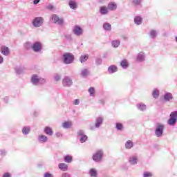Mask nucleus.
I'll list each match as a JSON object with an SVG mask.
<instances>
[{
  "label": "nucleus",
  "mask_w": 177,
  "mask_h": 177,
  "mask_svg": "<svg viewBox=\"0 0 177 177\" xmlns=\"http://www.w3.org/2000/svg\"><path fill=\"white\" fill-rule=\"evenodd\" d=\"M63 86L70 87L73 85V80L68 76H65L62 80Z\"/></svg>",
  "instance_id": "nucleus-12"
},
{
  "label": "nucleus",
  "mask_w": 177,
  "mask_h": 177,
  "mask_svg": "<svg viewBox=\"0 0 177 177\" xmlns=\"http://www.w3.org/2000/svg\"><path fill=\"white\" fill-rule=\"evenodd\" d=\"M72 125H73V122H65L62 124V127L65 129H68L69 128H71Z\"/></svg>",
  "instance_id": "nucleus-33"
},
{
  "label": "nucleus",
  "mask_w": 177,
  "mask_h": 177,
  "mask_svg": "<svg viewBox=\"0 0 177 177\" xmlns=\"http://www.w3.org/2000/svg\"><path fill=\"white\" fill-rule=\"evenodd\" d=\"M152 96L154 99H157L160 96V91L157 88L153 89L152 92Z\"/></svg>",
  "instance_id": "nucleus-32"
},
{
  "label": "nucleus",
  "mask_w": 177,
  "mask_h": 177,
  "mask_svg": "<svg viewBox=\"0 0 177 177\" xmlns=\"http://www.w3.org/2000/svg\"><path fill=\"white\" fill-rule=\"evenodd\" d=\"M99 12L102 16H106V15H109V8L104 6L100 7Z\"/></svg>",
  "instance_id": "nucleus-16"
},
{
  "label": "nucleus",
  "mask_w": 177,
  "mask_h": 177,
  "mask_svg": "<svg viewBox=\"0 0 177 177\" xmlns=\"http://www.w3.org/2000/svg\"><path fill=\"white\" fill-rule=\"evenodd\" d=\"M64 38H66L67 41H73V36L70 34L65 35Z\"/></svg>",
  "instance_id": "nucleus-43"
},
{
  "label": "nucleus",
  "mask_w": 177,
  "mask_h": 177,
  "mask_svg": "<svg viewBox=\"0 0 177 177\" xmlns=\"http://www.w3.org/2000/svg\"><path fill=\"white\" fill-rule=\"evenodd\" d=\"M62 177H71V175L68 173H64L62 174Z\"/></svg>",
  "instance_id": "nucleus-50"
},
{
  "label": "nucleus",
  "mask_w": 177,
  "mask_h": 177,
  "mask_svg": "<svg viewBox=\"0 0 177 177\" xmlns=\"http://www.w3.org/2000/svg\"><path fill=\"white\" fill-rule=\"evenodd\" d=\"M50 19L54 24H57L58 26H63L64 24V19L63 17L59 18V15L56 14L52 15Z\"/></svg>",
  "instance_id": "nucleus-4"
},
{
  "label": "nucleus",
  "mask_w": 177,
  "mask_h": 177,
  "mask_svg": "<svg viewBox=\"0 0 177 177\" xmlns=\"http://www.w3.org/2000/svg\"><path fill=\"white\" fill-rule=\"evenodd\" d=\"M24 46L26 49H30V48H32V44H31L30 41H26L24 44Z\"/></svg>",
  "instance_id": "nucleus-40"
},
{
  "label": "nucleus",
  "mask_w": 177,
  "mask_h": 177,
  "mask_svg": "<svg viewBox=\"0 0 177 177\" xmlns=\"http://www.w3.org/2000/svg\"><path fill=\"white\" fill-rule=\"evenodd\" d=\"M44 19L42 18V17H36L33 19L32 21V24L33 27H35L36 28H38L39 27H41L44 24Z\"/></svg>",
  "instance_id": "nucleus-6"
},
{
  "label": "nucleus",
  "mask_w": 177,
  "mask_h": 177,
  "mask_svg": "<svg viewBox=\"0 0 177 177\" xmlns=\"http://www.w3.org/2000/svg\"><path fill=\"white\" fill-rule=\"evenodd\" d=\"M46 9H47L48 10H53V9H55V6L52 4H49L46 6Z\"/></svg>",
  "instance_id": "nucleus-46"
},
{
  "label": "nucleus",
  "mask_w": 177,
  "mask_h": 177,
  "mask_svg": "<svg viewBox=\"0 0 177 177\" xmlns=\"http://www.w3.org/2000/svg\"><path fill=\"white\" fill-rule=\"evenodd\" d=\"M136 107L138 110H139L140 111H146V109H147V106H146V104H145L142 102H140L137 104Z\"/></svg>",
  "instance_id": "nucleus-22"
},
{
  "label": "nucleus",
  "mask_w": 177,
  "mask_h": 177,
  "mask_svg": "<svg viewBox=\"0 0 177 177\" xmlns=\"http://www.w3.org/2000/svg\"><path fill=\"white\" fill-rule=\"evenodd\" d=\"M151 176H153V174L149 171H145L143 173V177H151Z\"/></svg>",
  "instance_id": "nucleus-45"
},
{
  "label": "nucleus",
  "mask_w": 177,
  "mask_h": 177,
  "mask_svg": "<svg viewBox=\"0 0 177 177\" xmlns=\"http://www.w3.org/2000/svg\"><path fill=\"white\" fill-rule=\"evenodd\" d=\"M22 134L27 136L31 132V128L29 126H24L21 129Z\"/></svg>",
  "instance_id": "nucleus-20"
},
{
  "label": "nucleus",
  "mask_w": 177,
  "mask_h": 177,
  "mask_svg": "<svg viewBox=\"0 0 177 177\" xmlns=\"http://www.w3.org/2000/svg\"><path fill=\"white\" fill-rule=\"evenodd\" d=\"M30 82L35 86H38L39 85H44L46 82V79L42 78L37 74H34L31 77Z\"/></svg>",
  "instance_id": "nucleus-1"
},
{
  "label": "nucleus",
  "mask_w": 177,
  "mask_h": 177,
  "mask_svg": "<svg viewBox=\"0 0 177 177\" xmlns=\"http://www.w3.org/2000/svg\"><path fill=\"white\" fill-rule=\"evenodd\" d=\"M88 92L91 97H95V96L96 95V91L95 90L94 87H90Z\"/></svg>",
  "instance_id": "nucleus-30"
},
{
  "label": "nucleus",
  "mask_w": 177,
  "mask_h": 177,
  "mask_svg": "<svg viewBox=\"0 0 177 177\" xmlns=\"http://www.w3.org/2000/svg\"><path fill=\"white\" fill-rule=\"evenodd\" d=\"M77 137L80 139V143H85L88 140V136L85 134V131L80 130L77 131Z\"/></svg>",
  "instance_id": "nucleus-10"
},
{
  "label": "nucleus",
  "mask_w": 177,
  "mask_h": 177,
  "mask_svg": "<svg viewBox=\"0 0 177 177\" xmlns=\"http://www.w3.org/2000/svg\"><path fill=\"white\" fill-rule=\"evenodd\" d=\"M54 80L55 81H60V80H62V75L56 73L55 75H54Z\"/></svg>",
  "instance_id": "nucleus-42"
},
{
  "label": "nucleus",
  "mask_w": 177,
  "mask_h": 177,
  "mask_svg": "<svg viewBox=\"0 0 177 177\" xmlns=\"http://www.w3.org/2000/svg\"><path fill=\"white\" fill-rule=\"evenodd\" d=\"M103 150L99 149L97 150L93 155V160L95 161V162H100L103 159Z\"/></svg>",
  "instance_id": "nucleus-5"
},
{
  "label": "nucleus",
  "mask_w": 177,
  "mask_h": 177,
  "mask_svg": "<svg viewBox=\"0 0 177 177\" xmlns=\"http://www.w3.org/2000/svg\"><path fill=\"white\" fill-rule=\"evenodd\" d=\"M58 168H59L61 171H66L67 169H68V165H67L66 163H59L58 165Z\"/></svg>",
  "instance_id": "nucleus-25"
},
{
  "label": "nucleus",
  "mask_w": 177,
  "mask_h": 177,
  "mask_svg": "<svg viewBox=\"0 0 177 177\" xmlns=\"http://www.w3.org/2000/svg\"><path fill=\"white\" fill-rule=\"evenodd\" d=\"M73 32L77 37H81V35L84 34V30L82 28H81V26L75 25L73 29Z\"/></svg>",
  "instance_id": "nucleus-11"
},
{
  "label": "nucleus",
  "mask_w": 177,
  "mask_h": 177,
  "mask_svg": "<svg viewBox=\"0 0 177 177\" xmlns=\"http://www.w3.org/2000/svg\"><path fill=\"white\" fill-rule=\"evenodd\" d=\"M55 135H56L57 138H61V136H62V133L58 132V133H56Z\"/></svg>",
  "instance_id": "nucleus-56"
},
{
  "label": "nucleus",
  "mask_w": 177,
  "mask_h": 177,
  "mask_svg": "<svg viewBox=\"0 0 177 177\" xmlns=\"http://www.w3.org/2000/svg\"><path fill=\"white\" fill-rule=\"evenodd\" d=\"M48 140H49V138H48V136L44 134H40L37 136V141L39 142V143H47Z\"/></svg>",
  "instance_id": "nucleus-14"
},
{
  "label": "nucleus",
  "mask_w": 177,
  "mask_h": 177,
  "mask_svg": "<svg viewBox=\"0 0 177 177\" xmlns=\"http://www.w3.org/2000/svg\"><path fill=\"white\" fill-rule=\"evenodd\" d=\"M44 132L48 136H52L53 135V130H52V128L48 126L44 128Z\"/></svg>",
  "instance_id": "nucleus-23"
},
{
  "label": "nucleus",
  "mask_w": 177,
  "mask_h": 177,
  "mask_svg": "<svg viewBox=\"0 0 177 177\" xmlns=\"http://www.w3.org/2000/svg\"><path fill=\"white\" fill-rule=\"evenodd\" d=\"M15 72L17 73V74H19V75L23 74V68L20 67H16Z\"/></svg>",
  "instance_id": "nucleus-41"
},
{
  "label": "nucleus",
  "mask_w": 177,
  "mask_h": 177,
  "mask_svg": "<svg viewBox=\"0 0 177 177\" xmlns=\"http://www.w3.org/2000/svg\"><path fill=\"white\" fill-rule=\"evenodd\" d=\"M88 58L89 55H81V57H80V61L81 62V63H85V62H86Z\"/></svg>",
  "instance_id": "nucleus-38"
},
{
  "label": "nucleus",
  "mask_w": 177,
  "mask_h": 177,
  "mask_svg": "<svg viewBox=\"0 0 177 177\" xmlns=\"http://www.w3.org/2000/svg\"><path fill=\"white\" fill-rule=\"evenodd\" d=\"M175 41L177 43V36L175 37Z\"/></svg>",
  "instance_id": "nucleus-58"
},
{
  "label": "nucleus",
  "mask_w": 177,
  "mask_h": 177,
  "mask_svg": "<svg viewBox=\"0 0 177 177\" xmlns=\"http://www.w3.org/2000/svg\"><path fill=\"white\" fill-rule=\"evenodd\" d=\"M138 156H131L129 158V162L131 165H136L138 164Z\"/></svg>",
  "instance_id": "nucleus-18"
},
{
  "label": "nucleus",
  "mask_w": 177,
  "mask_h": 177,
  "mask_svg": "<svg viewBox=\"0 0 177 177\" xmlns=\"http://www.w3.org/2000/svg\"><path fill=\"white\" fill-rule=\"evenodd\" d=\"M64 160L65 162H68V164H70V162L73 161V156L70 155H66L64 156Z\"/></svg>",
  "instance_id": "nucleus-36"
},
{
  "label": "nucleus",
  "mask_w": 177,
  "mask_h": 177,
  "mask_svg": "<svg viewBox=\"0 0 177 177\" xmlns=\"http://www.w3.org/2000/svg\"><path fill=\"white\" fill-rule=\"evenodd\" d=\"M3 102H5L6 103H9V97H5L3 98Z\"/></svg>",
  "instance_id": "nucleus-52"
},
{
  "label": "nucleus",
  "mask_w": 177,
  "mask_h": 177,
  "mask_svg": "<svg viewBox=\"0 0 177 177\" xmlns=\"http://www.w3.org/2000/svg\"><path fill=\"white\" fill-rule=\"evenodd\" d=\"M73 104H75V106H78V104H80V100L79 99H75L73 101Z\"/></svg>",
  "instance_id": "nucleus-49"
},
{
  "label": "nucleus",
  "mask_w": 177,
  "mask_h": 177,
  "mask_svg": "<svg viewBox=\"0 0 177 177\" xmlns=\"http://www.w3.org/2000/svg\"><path fill=\"white\" fill-rule=\"evenodd\" d=\"M103 29L104 31H111V24L109 22L104 23Z\"/></svg>",
  "instance_id": "nucleus-27"
},
{
  "label": "nucleus",
  "mask_w": 177,
  "mask_h": 177,
  "mask_svg": "<svg viewBox=\"0 0 177 177\" xmlns=\"http://www.w3.org/2000/svg\"><path fill=\"white\" fill-rule=\"evenodd\" d=\"M90 176L97 177V171L95 169H91L89 171Z\"/></svg>",
  "instance_id": "nucleus-37"
},
{
  "label": "nucleus",
  "mask_w": 177,
  "mask_h": 177,
  "mask_svg": "<svg viewBox=\"0 0 177 177\" xmlns=\"http://www.w3.org/2000/svg\"><path fill=\"white\" fill-rule=\"evenodd\" d=\"M3 63V57L0 55V64H2Z\"/></svg>",
  "instance_id": "nucleus-55"
},
{
  "label": "nucleus",
  "mask_w": 177,
  "mask_h": 177,
  "mask_svg": "<svg viewBox=\"0 0 177 177\" xmlns=\"http://www.w3.org/2000/svg\"><path fill=\"white\" fill-rule=\"evenodd\" d=\"M0 52L1 54H3V56H9L10 54V50L6 46L1 47Z\"/></svg>",
  "instance_id": "nucleus-15"
},
{
  "label": "nucleus",
  "mask_w": 177,
  "mask_h": 177,
  "mask_svg": "<svg viewBox=\"0 0 177 177\" xmlns=\"http://www.w3.org/2000/svg\"><path fill=\"white\" fill-rule=\"evenodd\" d=\"M75 57L71 53H65L62 56L63 63L64 64H72L74 63Z\"/></svg>",
  "instance_id": "nucleus-2"
},
{
  "label": "nucleus",
  "mask_w": 177,
  "mask_h": 177,
  "mask_svg": "<svg viewBox=\"0 0 177 177\" xmlns=\"http://www.w3.org/2000/svg\"><path fill=\"white\" fill-rule=\"evenodd\" d=\"M7 153L6 149H0V156H1V157H5Z\"/></svg>",
  "instance_id": "nucleus-44"
},
{
  "label": "nucleus",
  "mask_w": 177,
  "mask_h": 177,
  "mask_svg": "<svg viewBox=\"0 0 177 177\" xmlns=\"http://www.w3.org/2000/svg\"><path fill=\"white\" fill-rule=\"evenodd\" d=\"M143 21V19H142V17L137 16L134 18V23L135 24H136L137 26H140V24H142V21Z\"/></svg>",
  "instance_id": "nucleus-31"
},
{
  "label": "nucleus",
  "mask_w": 177,
  "mask_h": 177,
  "mask_svg": "<svg viewBox=\"0 0 177 177\" xmlns=\"http://www.w3.org/2000/svg\"><path fill=\"white\" fill-rule=\"evenodd\" d=\"M3 177H12V176L10 174V173H5L3 175Z\"/></svg>",
  "instance_id": "nucleus-53"
},
{
  "label": "nucleus",
  "mask_w": 177,
  "mask_h": 177,
  "mask_svg": "<svg viewBox=\"0 0 177 177\" xmlns=\"http://www.w3.org/2000/svg\"><path fill=\"white\" fill-rule=\"evenodd\" d=\"M111 45L113 48H118L121 45V41L120 40H113L111 42Z\"/></svg>",
  "instance_id": "nucleus-34"
},
{
  "label": "nucleus",
  "mask_w": 177,
  "mask_h": 177,
  "mask_svg": "<svg viewBox=\"0 0 177 177\" xmlns=\"http://www.w3.org/2000/svg\"><path fill=\"white\" fill-rule=\"evenodd\" d=\"M39 2H41V0H34L33 5H38Z\"/></svg>",
  "instance_id": "nucleus-54"
},
{
  "label": "nucleus",
  "mask_w": 177,
  "mask_h": 177,
  "mask_svg": "<svg viewBox=\"0 0 177 177\" xmlns=\"http://www.w3.org/2000/svg\"><path fill=\"white\" fill-rule=\"evenodd\" d=\"M80 75L83 78H86V77H88V75H89V70H88L86 68L82 70Z\"/></svg>",
  "instance_id": "nucleus-28"
},
{
  "label": "nucleus",
  "mask_w": 177,
  "mask_h": 177,
  "mask_svg": "<svg viewBox=\"0 0 177 177\" xmlns=\"http://www.w3.org/2000/svg\"><path fill=\"white\" fill-rule=\"evenodd\" d=\"M129 64H128V61L127 59H123L120 62V66L124 69L128 68Z\"/></svg>",
  "instance_id": "nucleus-29"
},
{
  "label": "nucleus",
  "mask_w": 177,
  "mask_h": 177,
  "mask_svg": "<svg viewBox=\"0 0 177 177\" xmlns=\"http://www.w3.org/2000/svg\"><path fill=\"white\" fill-rule=\"evenodd\" d=\"M115 128L118 131H124V125L122 124V123H116Z\"/></svg>",
  "instance_id": "nucleus-39"
},
{
  "label": "nucleus",
  "mask_w": 177,
  "mask_h": 177,
  "mask_svg": "<svg viewBox=\"0 0 177 177\" xmlns=\"http://www.w3.org/2000/svg\"><path fill=\"white\" fill-rule=\"evenodd\" d=\"M104 118L103 117H97L95 118V122L94 126H91L89 129L91 131H95V129H99L103 124Z\"/></svg>",
  "instance_id": "nucleus-8"
},
{
  "label": "nucleus",
  "mask_w": 177,
  "mask_h": 177,
  "mask_svg": "<svg viewBox=\"0 0 177 177\" xmlns=\"http://www.w3.org/2000/svg\"><path fill=\"white\" fill-rule=\"evenodd\" d=\"M68 5L71 9H73V10H75L78 8V4L77 3V1H75V0H70L68 2Z\"/></svg>",
  "instance_id": "nucleus-19"
},
{
  "label": "nucleus",
  "mask_w": 177,
  "mask_h": 177,
  "mask_svg": "<svg viewBox=\"0 0 177 177\" xmlns=\"http://www.w3.org/2000/svg\"><path fill=\"white\" fill-rule=\"evenodd\" d=\"M98 3H104V0H97Z\"/></svg>",
  "instance_id": "nucleus-57"
},
{
  "label": "nucleus",
  "mask_w": 177,
  "mask_h": 177,
  "mask_svg": "<svg viewBox=\"0 0 177 177\" xmlns=\"http://www.w3.org/2000/svg\"><path fill=\"white\" fill-rule=\"evenodd\" d=\"M165 129V125L162 123H157L155 129V136L156 138H162L164 135V129Z\"/></svg>",
  "instance_id": "nucleus-3"
},
{
  "label": "nucleus",
  "mask_w": 177,
  "mask_h": 177,
  "mask_svg": "<svg viewBox=\"0 0 177 177\" xmlns=\"http://www.w3.org/2000/svg\"><path fill=\"white\" fill-rule=\"evenodd\" d=\"M44 177H53V175H52L50 173L46 172L44 174Z\"/></svg>",
  "instance_id": "nucleus-51"
},
{
  "label": "nucleus",
  "mask_w": 177,
  "mask_h": 177,
  "mask_svg": "<svg viewBox=\"0 0 177 177\" xmlns=\"http://www.w3.org/2000/svg\"><path fill=\"white\" fill-rule=\"evenodd\" d=\"M102 59L100 58H97L95 59V64H97V66H100V64H102Z\"/></svg>",
  "instance_id": "nucleus-48"
},
{
  "label": "nucleus",
  "mask_w": 177,
  "mask_h": 177,
  "mask_svg": "<svg viewBox=\"0 0 177 177\" xmlns=\"http://www.w3.org/2000/svg\"><path fill=\"white\" fill-rule=\"evenodd\" d=\"M118 71V68L115 65H111L108 68V72L109 74H114V73H117Z\"/></svg>",
  "instance_id": "nucleus-21"
},
{
  "label": "nucleus",
  "mask_w": 177,
  "mask_h": 177,
  "mask_svg": "<svg viewBox=\"0 0 177 177\" xmlns=\"http://www.w3.org/2000/svg\"><path fill=\"white\" fill-rule=\"evenodd\" d=\"M177 121V111H173L170 113V118L167 120L168 125L174 127Z\"/></svg>",
  "instance_id": "nucleus-7"
},
{
  "label": "nucleus",
  "mask_w": 177,
  "mask_h": 177,
  "mask_svg": "<svg viewBox=\"0 0 177 177\" xmlns=\"http://www.w3.org/2000/svg\"><path fill=\"white\" fill-rule=\"evenodd\" d=\"M163 99H164V102H171V100L174 99V96L171 93H166L163 95Z\"/></svg>",
  "instance_id": "nucleus-17"
},
{
  "label": "nucleus",
  "mask_w": 177,
  "mask_h": 177,
  "mask_svg": "<svg viewBox=\"0 0 177 177\" xmlns=\"http://www.w3.org/2000/svg\"><path fill=\"white\" fill-rule=\"evenodd\" d=\"M133 147V142H132L131 140H129L125 143V149H127V150H130V149H132Z\"/></svg>",
  "instance_id": "nucleus-26"
},
{
  "label": "nucleus",
  "mask_w": 177,
  "mask_h": 177,
  "mask_svg": "<svg viewBox=\"0 0 177 177\" xmlns=\"http://www.w3.org/2000/svg\"><path fill=\"white\" fill-rule=\"evenodd\" d=\"M108 10H116L117 4L115 3L111 2L108 4Z\"/></svg>",
  "instance_id": "nucleus-24"
},
{
  "label": "nucleus",
  "mask_w": 177,
  "mask_h": 177,
  "mask_svg": "<svg viewBox=\"0 0 177 177\" xmlns=\"http://www.w3.org/2000/svg\"><path fill=\"white\" fill-rule=\"evenodd\" d=\"M149 37L150 38H151L152 39H154V38H156L157 37V30H151L149 32Z\"/></svg>",
  "instance_id": "nucleus-35"
},
{
  "label": "nucleus",
  "mask_w": 177,
  "mask_h": 177,
  "mask_svg": "<svg viewBox=\"0 0 177 177\" xmlns=\"http://www.w3.org/2000/svg\"><path fill=\"white\" fill-rule=\"evenodd\" d=\"M32 49L33 52L38 53L42 50V42L36 41L32 44Z\"/></svg>",
  "instance_id": "nucleus-9"
},
{
  "label": "nucleus",
  "mask_w": 177,
  "mask_h": 177,
  "mask_svg": "<svg viewBox=\"0 0 177 177\" xmlns=\"http://www.w3.org/2000/svg\"><path fill=\"white\" fill-rule=\"evenodd\" d=\"M133 3H134V5H136L137 6H139L140 5V3H142V1L141 0H133Z\"/></svg>",
  "instance_id": "nucleus-47"
},
{
  "label": "nucleus",
  "mask_w": 177,
  "mask_h": 177,
  "mask_svg": "<svg viewBox=\"0 0 177 177\" xmlns=\"http://www.w3.org/2000/svg\"><path fill=\"white\" fill-rule=\"evenodd\" d=\"M146 60V55L143 52L139 53L137 56L136 61L137 63H143Z\"/></svg>",
  "instance_id": "nucleus-13"
}]
</instances>
